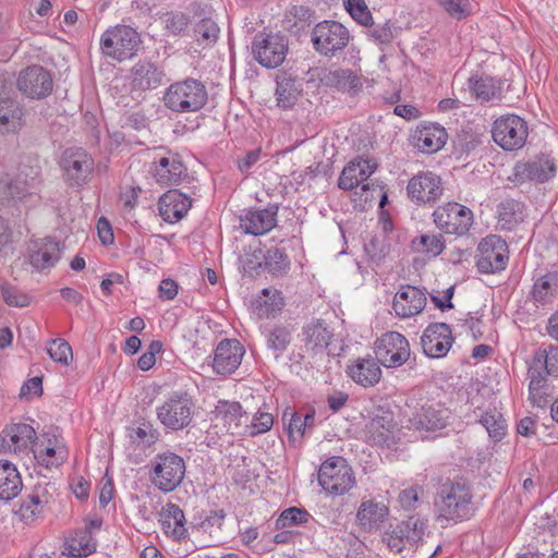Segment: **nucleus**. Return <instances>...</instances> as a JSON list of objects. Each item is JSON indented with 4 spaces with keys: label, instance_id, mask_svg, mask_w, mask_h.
<instances>
[{
    "label": "nucleus",
    "instance_id": "obj_58",
    "mask_svg": "<svg viewBox=\"0 0 558 558\" xmlns=\"http://www.w3.org/2000/svg\"><path fill=\"white\" fill-rule=\"evenodd\" d=\"M274 424V417L270 413L267 412H260L257 413L251 421L250 425V434L256 435L262 434L265 432H268ZM246 427H248L247 424H245Z\"/></svg>",
    "mask_w": 558,
    "mask_h": 558
},
{
    "label": "nucleus",
    "instance_id": "obj_54",
    "mask_svg": "<svg viewBox=\"0 0 558 558\" xmlns=\"http://www.w3.org/2000/svg\"><path fill=\"white\" fill-rule=\"evenodd\" d=\"M311 514L301 508L291 507L282 511L277 520V526L281 529L292 527L306 523Z\"/></svg>",
    "mask_w": 558,
    "mask_h": 558
},
{
    "label": "nucleus",
    "instance_id": "obj_56",
    "mask_svg": "<svg viewBox=\"0 0 558 558\" xmlns=\"http://www.w3.org/2000/svg\"><path fill=\"white\" fill-rule=\"evenodd\" d=\"M1 292L4 302L10 306L24 307L31 303L28 294L9 283L1 286Z\"/></svg>",
    "mask_w": 558,
    "mask_h": 558
},
{
    "label": "nucleus",
    "instance_id": "obj_10",
    "mask_svg": "<svg viewBox=\"0 0 558 558\" xmlns=\"http://www.w3.org/2000/svg\"><path fill=\"white\" fill-rule=\"evenodd\" d=\"M427 523L425 520L410 517L408 520L397 524L391 532L386 533L384 541L391 551H410L423 539Z\"/></svg>",
    "mask_w": 558,
    "mask_h": 558
},
{
    "label": "nucleus",
    "instance_id": "obj_12",
    "mask_svg": "<svg viewBox=\"0 0 558 558\" xmlns=\"http://www.w3.org/2000/svg\"><path fill=\"white\" fill-rule=\"evenodd\" d=\"M508 245L499 235L490 234L478 244L476 266L480 272L494 274L508 264Z\"/></svg>",
    "mask_w": 558,
    "mask_h": 558
},
{
    "label": "nucleus",
    "instance_id": "obj_60",
    "mask_svg": "<svg viewBox=\"0 0 558 558\" xmlns=\"http://www.w3.org/2000/svg\"><path fill=\"white\" fill-rule=\"evenodd\" d=\"M345 9L357 23L365 26L372 23V14L365 2L362 4L348 5Z\"/></svg>",
    "mask_w": 558,
    "mask_h": 558
},
{
    "label": "nucleus",
    "instance_id": "obj_63",
    "mask_svg": "<svg viewBox=\"0 0 558 558\" xmlns=\"http://www.w3.org/2000/svg\"><path fill=\"white\" fill-rule=\"evenodd\" d=\"M43 393V380L41 377H33L28 381H26L20 392L21 398H26L29 396H40Z\"/></svg>",
    "mask_w": 558,
    "mask_h": 558
},
{
    "label": "nucleus",
    "instance_id": "obj_28",
    "mask_svg": "<svg viewBox=\"0 0 558 558\" xmlns=\"http://www.w3.org/2000/svg\"><path fill=\"white\" fill-rule=\"evenodd\" d=\"M395 428L391 414L375 415L365 426V437L374 445L390 447L395 444Z\"/></svg>",
    "mask_w": 558,
    "mask_h": 558
},
{
    "label": "nucleus",
    "instance_id": "obj_47",
    "mask_svg": "<svg viewBox=\"0 0 558 558\" xmlns=\"http://www.w3.org/2000/svg\"><path fill=\"white\" fill-rule=\"evenodd\" d=\"M418 252L438 256L445 248V241L441 234H423L412 242Z\"/></svg>",
    "mask_w": 558,
    "mask_h": 558
},
{
    "label": "nucleus",
    "instance_id": "obj_62",
    "mask_svg": "<svg viewBox=\"0 0 558 558\" xmlns=\"http://www.w3.org/2000/svg\"><path fill=\"white\" fill-rule=\"evenodd\" d=\"M453 293L454 286H451L444 291L445 301H440L439 292L435 291L430 293V299L435 306L444 312L446 310H451L453 307V304L451 302Z\"/></svg>",
    "mask_w": 558,
    "mask_h": 558
},
{
    "label": "nucleus",
    "instance_id": "obj_50",
    "mask_svg": "<svg viewBox=\"0 0 558 558\" xmlns=\"http://www.w3.org/2000/svg\"><path fill=\"white\" fill-rule=\"evenodd\" d=\"M264 259L265 267L274 275L286 272L290 266L287 254L278 247L267 250Z\"/></svg>",
    "mask_w": 558,
    "mask_h": 558
},
{
    "label": "nucleus",
    "instance_id": "obj_32",
    "mask_svg": "<svg viewBox=\"0 0 558 558\" xmlns=\"http://www.w3.org/2000/svg\"><path fill=\"white\" fill-rule=\"evenodd\" d=\"M354 383L363 387H373L381 377V369L374 357L357 359L347 369Z\"/></svg>",
    "mask_w": 558,
    "mask_h": 558
},
{
    "label": "nucleus",
    "instance_id": "obj_27",
    "mask_svg": "<svg viewBox=\"0 0 558 558\" xmlns=\"http://www.w3.org/2000/svg\"><path fill=\"white\" fill-rule=\"evenodd\" d=\"M332 332L322 319H313L302 328V341L306 352L317 355L330 343Z\"/></svg>",
    "mask_w": 558,
    "mask_h": 558
},
{
    "label": "nucleus",
    "instance_id": "obj_13",
    "mask_svg": "<svg viewBox=\"0 0 558 558\" xmlns=\"http://www.w3.org/2000/svg\"><path fill=\"white\" fill-rule=\"evenodd\" d=\"M375 353L376 361L385 367H399L410 357V344L403 335L390 331L377 339Z\"/></svg>",
    "mask_w": 558,
    "mask_h": 558
},
{
    "label": "nucleus",
    "instance_id": "obj_26",
    "mask_svg": "<svg viewBox=\"0 0 558 558\" xmlns=\"http://www.w3.org/2000/svg\"><path fill=\"white\" fill-rule=\"evenodd\" d=\"M191 206V198L178 190L168 191L158 202L159 214L169 223L181 220L187 214Z\"/></svg>",
    "mask_w": 558,
    "mask_h": 558
},
{
    "label": "nucleus",
    "instance_id": "obj_41",
    "mask_svg": "<svg viewBox=\"0 0 558 558\" xmlns=\"http://www.w3.org/2000/svg\"><path fill=\"white\" fill-rule=\"evenodd\" d=\"M498 226L511 231L524 220V205L514 199H506L498 205Z\"/></svg>",
    "mask_w": 558,
    "mask_h": 558
},
{
    "label": "nucleus",
    "instance_id": "obj_22",
    "mask_svg": "<svg viewBox=\"0 0 558 558\" xmlns=\"http://www.w3.org/2000/svg\"><path fill=\"white\" fill-rule=\"evenodd\" d=\"M151 173L158 184L175 185L186 175V167L178 154L168 153L166 156L155 158Z\"/></svg>",
    "mask_w": 558,
    "mask_h": 558
},
{
    "label": "nucleus",
    "instance_id": "obj_5",
    "mask_svg": "<svg viewBox=\"0 0 558 558\" xmlns=\"http://www.w3.org/2000/svg\"><path fill=\"white\" fill-rule=\"evenodd\" d=\"M194 407L187 392H174L157 408V417L166 428L180 430L192 422Z\"/></svg>",
    "mask_w": 558,
    "mask_h": 558
},
{
    "label": "nucleus",
    "instance_id": "obj_55",
    "mask_svg": "<svg viewBox=\"0 0 558 558\" xmlns=\"http://www.w3.org/2000/svg\"><path fill=\"white\" fill-rule=\"evenodd\" d=\"M364 250L372 260L379 263L389 253L390 246L384 236H373L364 244Z\"/></svg>",
    "mask_w": 558,
    "mask_h": 558
},
{
    "label": "nucleus",
    "instance_id": "obj_24",
    "mask_svg": "<svg viewBox=\"0 0 558 558\" xmlns=\"http://www.w3.org/2000/svg\"><path fill=\"white\" fill-rule=\"evenodd\" d=\"M244 348L238 340L226 339L219 342L215 350L213 368L217 374L233 373L241 364Z\"/></svg>",
    "mask_w": 558,
    "mask_h": 558
},
{
    "label": "nucleus",
    "instance_id": "obj_16",
    "mask_svg": "<svg viewBox=\"0 0 558 558\" xmlns=\"http://www.w3.org/2000/svg\"><path fill=\"white\" fill-rule=\"evenodd\" d=\"M408 196L416 205L435 203L444 192L439 175L434 172H420L414 175L407 186Z\"/></svg>",
    "mask_w": 558,
    "mask_h": 558
},
{
    "label": "nucleus",
    "instance_id": "obj_57",
    "mask_svg": "<svg viewBox=\"0 0 558 558\" xmlns=\"http://www.w3.org/2000/svg\"><path fill=\"white\" fill-rule=\"evenodd\" d=\"M395 25L390 21H386L368 29V36L378 44H389L395 38Z\"/></svg>",
    "mask_w": 558,
    "mask_h": 558
},
{
    "label": "nucleus",
    "instance_id": "obj_14",
    "mask_svg": "<svg viewBox=\"0 0 558 558\" xmlns=\"http://www.w3.org/2000/svg\"><path fill=\"white\" fill-rule=\"evenodd\" d=\"M40 180L37 172L20 171L16 177L5 175L0 180V198L3 202H28L38 196Z\"/></svg>",
    "mask_w": 558,
    "mask_h": 558
},
{
    "label": "nucleus",
    "instance_id": "obj_61",
    "mask_svg": "<svg viewBox=\"0 0 558 558\" xmlns=\"http://www.w3.org/2000/svg\"><path fill=\"white\" fill-rule=\"evenodd\" d=\"M444 9L452 16L462 19L465 16L468 0H438Z\"/></svg>",
    "mask_w": 558,
    "mask_h": 558
},
{
    "label": "nucleus",
    "instance_id": "obj_48",
    "mask_svg": "<svg viewBox=\"0 0 558 558\" xmlns=\"http://www.w3.org/2000/svg\"><path fill=\"white\" fill-rule=\"evenodd\" d=\"M291 341V333L288 328L276 326L267 335V347L272 350L275 356H280L288 348Z\"/></svg>",
    "mask_w": 558,
    "mask_h": 558
},
{
    "label": "nucleus",
    "instance_id": "obj_2",
    "mask_svg": "<svg viewBox=\"0 0 558 558\" xmlns=\"http://www.w3.org/2000/svg\"><path fill=\"white\" fill-rule=\"evenodd\" d=\"M208 100L206 86L198 80L186 78L171 84L165 95V106L177 113L201 110Z\"/></svg>",
    "mask_w": 558,
    "mask_h": 558
},
{
    "label": "nucleus",
    "instance_id": "obj_39",
    "mask_svg": "<svg viewBox=\"0 0 558 558\" xmlns=\"http://www.w3.org/2000/svg\"><path fill=\"white\" fill-rule=\"evenodd\" d=\"M556 172V165L549 157H537L532 161L518 167V173L530 180L545 182L551 179Z\"/></svg>",
    "mask_w": 558,
    "mask_h": 558
},
{
    "label": "nucleus",
    "instance_id": "obj_18",
    "mask_svg": "<svg viewBox=\"0 0 558 558\" xmlns=\"http://www.w3.org/2000/svg\"><path fill=\"white\" fill-rule=\"evenodd\" d=\"M410 412L405 411L409 417L410 427L416 430H435L440 429L447 425L449 418L448 409L442 408L440 404L424 403L420 408H412L407 404Z\"/></svg>",
    "mask_w": 558,
    "mask_h": 558
},
{
    "label": "nucleus",
    "instance_id": "obj_29",
    "mask_svg": "<svg viewBox=\"0 0 558 558\" xmlns=\"http://www.w3.org/2000/svg\"><path fill=\"white\" fill-rule=\"evenodd\" d=\"M412 138L418 150L432 154L438 151L445 145L447 133L440 125L429 124L417 128Z\"/></svg>",
    "mask_w": 558,
    "mask_h": 558
},
{
    "label": "nucleus",
    "instance_id": "obj_9",
    "mask_svg": "<svg viewBox=\"0 0 558 558\" xmlns=\"http://www.w3.org/2000/svg\"><path fill=\"white\" fill-rule=\"evenodd\" d=\"M527 133L526 122L515 114L498 118L492 130L495 143L502 149L510 151L523 147Z\"/></svg>",
    "mask_w": 558,
    "mask_h": 558
},
{
    "label": "nucleus",
    "instance_id": "obj_31",
    "mask_svg": "<svg viewBox=\"0 0 558 558\" xmlns=\"http://www.w3.org/2000/svg\"><path fill=\"white\" fill-rule=\"evenodd\" d=\"M376 166L368 160L359 159L350 162L342 170L338 186L341 190L350 191L366 181L375 171Z\"/></svg>",
    "mask_w": 558,
    "mask_h": 558
},
{
    "label": "nucleus",
    "instance_id": "obj_49",
    "mask_svg": "<svg viewBox=\"0 0 558 558\" xmlns=\"http://www.w3.org/2000/svg\"><path fill=\"white\" fill-rule=\"evenodd\" d=\"M194 33L196 40L201 45L208 47L217 41L219 27L213 20L204 19L195 25Z\"/></svg>",
    "mask_w": 558,
    "mask_h": 558
},
{
    "label": "nucleus",
    "instance_id": "obj_64",
    "mask_svg": "<svg viewBox=\"0 0 558 558\" xmlns=\"http://www.w3.org/2000/svg\"><path fill=\"white\" fill-rule=\"evenodd\" d=\"M159 298L162 300H173L178 294V283L172 279H163L158 287Z\"/></svg>",
    "mask_w": 558,
    "mask_h": 558
},
{
    "label": "nucleus",
    "instance_id": "obj_43",
    "mask_svg": "<svg viewBox=\"0 0 558 558\" xmlns=\"http://www.w3.org/2000/svg\"><path fill=\"white\" fill-rule=\"evenodd\" d=\"M23 111L17 101L11 98L0 100V131L15 132L22 126Z\"/></svg>",
    "mask_w": 558,
    "mask_h": 558
},
{
    "label": "nucleus",
    "instance_id": "obj_46",
    "mask_svg": "<svg viewBox=\"0 0 558 558\" xmlns=\"http://www.w3.org/2000/svg\"><path fill=\"white\" fill-rule=\"evenodd\" d=\"M97 543L88 530L80 531L70 541L69 553L73 557L88 556L96 550Z\"/></svg>",
    "mask_w": 558,
    "mask_h": 558
},
{
    "label": "nucleus",
    "instance_id": "obj_51",
    "mask_svg": "<svg viewBox=\"0 0 558 558\" xmlns=\"http://www.w3.org/2000/svg\"><path fill=\"white\" fill-rule=\"evenodd\" d=\"M469 82L470 88L477 99L489 101L498 97V88L495 86L493 78H470Z\"/></svg>",
    "mask_w": 558,
    "mask_h": 558
},
{
    "label": "nucleus",
    "instance_id": "obj_53",
    "mask_svg": "<svg viewBox=\"0 0 558 558\" xmlns=\"http://www.w3.org/2000/svg\"><path fill=\"white\" fill-rule=\"evenodd\" d=\"M47 353L50 359L62 365H69L73 359L72 348L63 339H53L48 342Z\"/></svg>",
    "mask_w": 558,
    "mask_h": 558
},
{
    "label": "nucleus",
    "instance_id": "obj_34",
    "mask_svg": "<svg viewBox=\"0 0 558 558\" xmlns=\"http://www.w3.org/2000/svg\"><path fill=\"white\" fill-rule=\"evenodd\" d=\"M302 94V83L287 74L277 75L276 100L283 110L291 109Z\"/></svg>",
    "mask_w": 558,
    "mask_h": 558
},
{
    "label": "nucleus",
    "instance_id": "obj_8",
    "mask_svg": "<svg viewBox=\"0 0 558 558\" xmlns=\"http://www.w3.org/2000/svg\"><path fill=\"white\" fill-rule=\"evenodd\" d=\"M433 217L436 227L447 234L463 235L473 223L472 210L456 202L437 207Z\"/></svg>",
    "mask_w": 558,
    "mask_h": 558
},
{
    "label": "nucleus",
    "instance_id": "obj_45",
    "mask_svg": "<svg viewBox=\"0 0 558 558\" xmlns=\"http://www.w3.org/2000/svg\"><path fill=\"white\" fill-rule=\"evenodd\" d=\"M478 416L480 423L486 428L489 437L500 440L507 429V423L502 414L494 408L481 413Z\"/></svg>",
    "mask_w": 558,
    "mask_h": 558
},
{
    "label": "nucleus",
    "instance_id": "obj_25",
    "mask_svg": "<svg viewBox=\"0 0 558 558\" xmlns=\"http://www.w3.org/2000/svg\"><path fill=\"white\" fill-rule=\"evenodd\" d=\"M278 206L271 205L264 209H248L240 218V227L245 233L263 235L275 228Z\"/></svg>",
    "mask_w": 558,
    "mask_h": 558
},
{
    "label": "nucleus",
    "instance_id": "obj_4",
    "mask_svg": "<svg viewBox=\"0 0 558 558\" xmlns=\"http://www.w3.org/2000/svg\"><path fill=\"white\" fill-rule=\"evenodd\" d=\"M185 474L184 460L172 452L158 454L153 461L150 481L155 487L165 493L174 490Z\"/></svg>",
    "mask_w": 558,
    "mask_h": 558
},
{
    "label": "nucleus",
    "instance_id": "obj_42",
    "mask_svg": "<svg viewBox=\"0 0 558 558\" xmlns=\"http://www.w3.org/2000/svg\"><path fill=\"white\" fill-rule=\"evenodd\" d=\"M215 414L217 418L223 421L228 430L234 434L242 425V420L245 418L246 424L248 416L242 412V407L235 401H219L216 405Z\"/></svg>",
    "mask_w": 558,
    "mask_h": 558
},
{
    "label": "nucleus",
    "instance_id": "obj_36",
    "mask_svg": "<svg viewBox=\"0 0 558 558\" xmlns=\"http://www.w3.org/2000/svg\"><path fill=\"white\" fill-rule=\"evenodd\" d=\"M388 513L389 509L385 504L367 500L360 505L356 520L363 530L371 532L378 529Z\"/></svg>",
    "mask_w": 558,
    "mask_h": 558
},
{
    "label": "nucleus",
    "instance_id": "obj_44",
    "mask_svg": "<svg viewBox=\"0 0 558 558\" xmlns=\"http://www.w3.org/2000/svg\"><path fill=\"white\" fill-rule=\"evenodd\" d=\"M7 437L10 438L13 452L21 453L35 446L36 432L28 424H13L7 427Z\"/></svg>",
    "mask_w": 558,
    "mask_h": 558
},
{
    "label": "nucleus",
    "instance_id": "obj_52",
    "mask_svg": "<svg viewBox=\"0 0 558 558\" xmlns=\"http://www.w3.org/2000/svg\"><path fill=\"white\" fill-rule=\"evenodd\" d=\"M165 28L172 35H181L190 25V16L180 11L167 12L161 16Z\"/></svg>",
    "mask_w": 558,
    "mask_h": 558
},
{
    "label": "nucleus",
    "instance_id": "obj_23",
    "mask_svg": "<svg viewBox=\"0 0 558 558\" xmlns=\"http://www.w3.org/2000/svg\"><path fill=\"white\" fill-rule=\"evenodd\" d=\"M425 293L414 286H402L395 294L392 308L398 317L410 318L420 314L426 306Z\"/></svg>",
    "mask_w": 558,
    "mask_h": 558
},
{
    "label": "nucleus",
    "instance_id": "obj_40",
    "mask_svg": "<svg viewBox=\"0 0 558 558\" xmlns=\"http://www.w3.org/2000/svg\"><path fill=\"white\" fill-rule=\"evenodd\" d=\"M558 291V274L547 272L535 280L530 296L537 305L551 303Z\"/></svg>",
    "mask_w": 558,
    "mask_h": 558
},
{
    "label": "nucleus",
    "instance_id": "obj_17",
    "mask_svg": "<svg viewBox=\"0 0 558 558\" xmlns=\"http://www.w3.org/2000/svg\"><path fill=\"white\" fill-rule=\"evenodd\" d=\"M60 166L68 181L81 185L85 183L94 170L93 157L82 148L64 150Z\"/></svg>",
    "mask_w": 558,
    "mask_h": 558
},
{
    "label": "nucleus",
    "instance_id": "obj_35",
    "mask_svg": "<svg viewBox=\"0 0 558 558\" xmlns=\"http://www.w3.org/2000/svg\"><path fill=\"white\" fill-rule=\"evenodd\" d=\"M162 71L149 61H140L132 69V87L147 90L161 84Z\"/></svg>",
    "mask_w": 558,
    "mask_h": 558
},
{
    "label": "nucleus",
    "instance_id": "obj_33",
    "mask_svg": "<svg viewBox=\"0 0 558 558\" xmlns=\"http://www.w3.org/2000/svg\"><path fill=\"white\" fill-rule=\"evenodd\" d=\"M160 523L162 531L174 539L186 536V521L182 509L175 504H167L160 511Z\"/></svg>",
    "mask_w": 558,
    "mask_h": 558
},
{
    "label": "nucleus",
    "instance_id": "obj_11",
    "mask_svg": "<svg viewBox=\"0 0 558 558\" xmlns=\"http://www.w3.org/2000/svg\"><path fill=\"white\" fill-rule=\"evenodd\" d=\"M287 51V40L280 34L258 33L254 36L253 56L265 68L279 66L284 61Z\"/></svg>",
    "mask_w": 558,
    "mask_h": 558
},
{
    "label": "nucleus",
    "instance_id": "obj_20",
    "mask_svg": "<svg viewBox=\"0 0 558 558\" xmlns=\"http://www.w3.org/2000/svg\"><path fill=\"white\" fill-rule=\"evenodd\" d=\"M52 77L40 65H32L20 73L17 78L19 89L31 98L47 97L52 90Z\"/></svg>",
    "mask_w": 558,
    "mask_h": 558
},
{
    "label": "nucleus",
    "instance_id": "obj_59",
    "mask_svg": "<svg viewBox=\"0 0 558 558\" xmlns=\"http://www.w3.org/2000/svg\"><path fill=\"white\" fill-rule=\"evenodd\" d=\"M289 418V425L288 430L291 436L296 434L298 436L302 437L305 433L306 426L303 425L302 422V413L299 412H290L289 409H287L283 413L282 420L286 422Z\"/></svg>",
    "mask_w": 558,
    "mask_h": 558
},
{
    "label": "nucleus",
    "instance_id": "obj_19",
    "mask_svg": "<svg viewBox=\"0 0 558 558\" xmlns=\"http://www.w3.org/2000/svg\"><path fill=\"white\" fill-rule=\"evenodd\" d=\"M56 492L51 483H38L33 490L22 499L15 514L25 523H32L44 513L45 507L51 501Z\"/></svg>",
    "mask_w": 558,
    "mask_h": 558
},
{
    "label": "nucleus",
    "instance_id": "obj_38",
    "mask_svg": "<svg viewBox=\"0 0 558 558\" xmlns=\"http://www.w3.org/2000/svg\"><path fill=\"white\" fill-rule=\"evenodd\" d=\"M22 485L15 465L9 461H0V500L9 501L16 497Z\"/></svg>",
    "mask_w": 558,
    "mask_h": 558
},
{
    "label": "nucleus",
    "instance_id": "obj_30",
    "mask_svg": "<svg viewBox=\"0 0 558 558\" xmlns=\"http://www.w3.org/2000/svg\"><path fill=\"white\" fill-rule=\"evenodd\" d=\"M60 244L51 239L34 242L29 253V263L39 270L53 267L60 259Z\"/></svg>",
    "mask_w": 558,
    "mask_h": 558
},
{
    "label": "nucleus",
    "instance_id": "obj_37",
    "mask_svg": "<svg viewBox=\"0 0 558 558\" xmlns=\"http://www.w3.org/2000/svg\"><path fill=\"white\" fill-rule=\"evenodd\" d=\"M322 81L327 85L343 92H356L362 87L360 75L350 69H330Z\"/></svg>",
    "mask_w": 558,
    "mask_h": 558
},
{
    "label": "nucleus",
    "instance_id": "obj_21",
    "mask_svg": "<svg viewBox=\"0 0 558 558\" xmlns=\"http://www.w3.org/2000/svg\"><path fill=\"white\" fill-rule=\"evenodd\" d=\"M453 342L452 331L445 323H434L427 326L421 337L424 353L430 357H444Z\"/></svg>",
    "mask_w": 558,
    "mask_h": 558
},
{
    "label": "nucleus",
    "instance_id": "obj_1",
    "mask_svg": "<svg viewBox=\"0 0 558 558\" xmlns=\"http://www.w3.org/2000/svg\"><path fill=\"white\" fill-rule=\"evenodd\" d=\"M472 493L464 482H448L441 485L435 499L438 519L462 521L472 512Z\"/></svg>",
    "mask_w": 558,
    "mask_h": 558
},
{
    "label": "nucleus",
    "instance_id": "obj_6",
    "mask_svg": "<svg viewBox=\"0 0 558 558\" xmlns=\"http://www.w3.org/2000/svg\"><path fill=\"white\" fill-rule=\"evenodd\" d=\"M311 40L318 53L332 57L348 46L350 33L337 21H323L313 28Z\"/></svg>",
    "mask_w": 558,
    "mask_h": 558
},
{
    "label": "nucleus",
    "instance_id": "obj_7",
    "mask_svg": "<svg viewBox=\"0 0 558 558\" xmlns=\"http://www.w3.org/2000/svg\"><path fill=\"white\" fill-rule=\"evenodd\" d=\"M318 482L326 493L335 496L348 493L355 485L352 469L340 457L331 458L320 465Z\"/></svg>",
    "mask_w": 558,
    "mask_h": 558
},
{
    "label": "nucleus",
    "instance_id": "obj_15",
    "mask_svg": "<svg viewBox=\"0 0 558 558\" xmlns=\"http://www.w3.org/2000/svg\"><path fill=\"white\" fill-rule=\"evenodd\" d=\"M527 374L531 392L544 387L547 375L558 376V345L537 349L530 362Z\"/></svg>",
    "mask_w": 558,
    "mask_h": 558
},
{
    "label": "nucleus",
    "instance_id": "obj_3",
    "mask_svg": "<svg viewBox=\"0 0 558 558\" xmlns=\"http://www.w3.org/2000/svg\"><path fill=\"white\" fill-rule=\"evenodd\" d=\"M140 44L141 37L138 33L126 25H117L107 29L100 39L102 52L118 61L132 58Z\"/></svg>",
    "mask_w": 558,
    "mask_h": 558
}]
</instances>
